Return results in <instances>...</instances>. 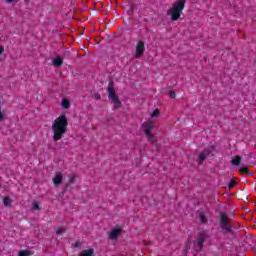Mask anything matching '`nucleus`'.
I'll list each match as a JSON object with an SVG mask.
<instances>
[{
	"instance_id": "f257e3e1",
	"label": "nucleus",
	"mask_w": 256,
	"mask_h": 256,
	"mask_svg": "<svg viewBox=\"0 0 256 256\" xmlns=\"http://www.w3.org/2000/svg\"><path fill=\"white\" fill-rule=\"evenodd\" d=\"M187 0H178L172 4V7L168 10V15L171 16L172 21H177L185 9V3Z\"/></svg>"
},
{
	"instance_id": "f03ea898",
	"label": "nucleus",
	"mask_w": 256,
	"mask_h": 256,
	"mask_svg": "<svg viewBox=\"0 0 256 256\" xmlns=\"http://www.w3.org/2000/svg\"><path fill=\"white\" fill-rule=\"evenodd\" d=\"M107 91L109 99H111L112 103H114V109H119V107H121V102L119 101L117 94H115L113 83H109Z\"/></svg>"
},
{
	"instance_id": "7ed1b4c3",
	"label": "nucleus",
	"mask_w": 256,
	"mask_h": 256,
	"mask_svg": "<svg viewBox=\"0 0 256 256\" xmlns=\"http://www.w3.org/2000/svg\"><path fill=\"white\" fill-rule=\"evenodd\" d=\"M209 235H207L205 232H201L198 236V239L195 242V251H202L203 249V243L207 241Z\"/></svg>"
},
{
	"instance_id": "20e7f679",
	"label": "nucleus",
	"mask_w": 256,
	"mask_h": 256,
	"mask_svg": "<svg viewBox=\"0 0 256 256\" xmlns=\"http://www.w3.org/2000/svg\"><path fill=\"white\" fill-rule=\"evenodd\" d=\"M67 127V117L61 115L53 123V129H65Z\"/></svg>"
},
{
	"instance_id": "39448f33",
	"label": "nucleus",
	"mask_w": 256,
	"mask_h": 256,
	"mask_svg": "<svg viewBox=\"0 0 256 256\" xmlns=\"http://www.w3.org/2000/svg\"><path fill=\"white\" fill-rule=\"evenodd\" d=\"M143 53H145V43L140 41L136 45V53L134 55L135 59H141V57H143Z\"/></svg>"
},
{
	"instance_id": "423d86ee",
	"label": "nucleus",
	"mask_w": 256,
	"mask_h": 256,
	"mask_svg": "<svg viewBox=\"0 0 256 256\" xmlns=\"http://www.w3.org/2000/svg\"><path fill=\"white\" fill-rule=\"evenodd\" d=\"M144 133H145L146 137L148 138V141H150V143L152 145H155V143H157V136H155L153 133H151V130L145 129Z\"/></svg>"
},
{
	"instance_id": "0eeeda50",
	"label": "nucleus",
	"mask_w": 256,
	"mask_h": 256,
	"mask_svg": "<svg viewBox=\"0 0 256 256\" xmlns=\"http://www.w3.org/2000/svg\"><path fill=\"white\" fill-rule=\"evenodd\" d=\"M54 185L57 187L63 183V173L62 172H57L52 179Z\"/></svg>"
},
{
	"instance_id": "6e6552de",
	"label": "nucleus",
	"mask_w": 256,
	"mask_h": 256,
	"mask_svg": "<svg viewBox=\"0 0 256 256\" xmlns=\"http://www.w3.org/2000/svg\"><path fill=\"white\" fill-rule=\"evenodd\" d=\"M63 135H65V129H54V135H53L54 141H59V139H61Z\"/></svg>"
},
{
	"instance_id": "1a4fd4ad",
	"label": "nucleus",
	"mask_w": 256,
	"mask_h": 256,
	"mask_svg": "<svg viewBox=\"0 0 256 256\" xmlns=\"http://www.w3.org/2000/svg\"><path fill=\"white\" fill-rule=\"evenodd\" d=\"M119 235H121V229L120 228H114L109 233V239L114 241L115 239H117V237H119Z\"/></svg>"
},
{
	"instance_id": "9d476101",
	"label": "nucleus",
	"mask_w": 256,
	"mask_h": 256,
	"mask_svg": "<svg viewBox=\"0 0 256 256\" xmlns=\"http://www.w3.org/2000/svg\"><path fill=\"white\" fill-rule=\"evenodd\" d=\"M211 152L209 151V150H205V151H203L202 153H200V155H199V159H198V165H202L203 164V161L205 160V159H207V157H209V154H210Z\"/></svg>"
},
{
	"instance_id": "9b49d317",
	"label": "nucleus",
	"mask_w": 256,
	"mask_h": 256,
	"mask_svg": "<svg viewBox=\"0 0 256 256\" xmlns=\"http://www.w3.org/2000/svg\"><path fill=\"white\" fill-rule=\"evenodd\" d=\"M53 65L54 67H61L63 65V59L61 57L57 56L53 59Z\"/></svg>"
},
{
	"instance_id": "f8f14e48",
	"label": "nucleus",
	"mask_w": 256,
	"mask_h": 256,
	"mask_svg": "<svg viewBox=\"0 0 256 256\" xmlns=\"http://www.w3.org/2000/svg\"><path fill=\"white\" fill-rule=\"evenodd\" d=\"M62 107L63 109H69L71 107V101L67 98L62 99Z\"/></svg>"
},
{
	"instance_id": "ddd939ff",
	"label": "nucleus",
	"mask_w": 256,
	"mask_h": 256,
	"mask_svg": "<svg viewBox=\"0 0 256 256\" xmlns=\"http://www.w3.org/2000/svg\"><path fill=\"white\" fill-rule=\"evenodd\" d=\"M232 165L234 166H239L241 165V156H235L232 161H231Z\"/></svg>"
},
{
	"instance_id": "4468645a",
	"label": "nucleus",
	"mask_w": 256,
	"mask_h": 256,
	"mask_svg": "<svg viewBox=\"0 0 256 256\" xmlns=\"http://www.w3.org/2000/svg\"><path fill=\"white\" fill-rule=\"evenodd\" d=\"M219 221L222 225H227V215L221 213L219 216Z\"/></svg>"
},
{
	"instance_id": "2eb2a0df",
	"label": "nucleus",
	"mask_w": 256,
	"mask_h": 256,
	"mask_svg": "<svg viewBox=\"0 0 256 256\" xmlns=\"http://www.w3.org/2000/svg\"><path fill=\"white\" fill-rule=\"evenodd\" d=\"M93 249H89V250H84L80 256H93Z\"/></svg>"
},
{
	"instance_id": "dca6fc26",
	"label": "nucleus",
	"mask_w": 256,
	"mask_h": 256,
	"mask_svg": "<svg viewBox=\"0 0 256 256\" xmlns=\"http://www.w3.org/2000/svg\"><path fill=\"white\" fill-rule=\"evenodd\" d=\"M55 231H56V235H63V233H65V228L58 227L55 229Z\"/></svg>"
},
{
	"instance_id": "f3484780",
	"label": "nucleus",
	"mask_w": 256,
	"mask_h": 256,
	"mask_svg": "<svg viewBox=\"0 0 256 256\" xmlns=\"http://www.w3.org/2000/svg\"><path fill=\"white\" fill-rule=\"evenodd\" d=\"M150 116L152 119L159 117V109H155Z\"/></svg>"
},
{
	"instance_id": "a211bd4d",
	"label": "nucleus",
	"mask_w": 256,
	"mask_h": 256,
	"mask_svg": "<svg viewBox=\"0 0 256 256\" xmlns=\"http://www.w3.org/2000/svg\"><path fill=\"white\" fill-rule=\"evenodd\" d=\"M3 204L5 205V207H9V205H11V199H9L7 197L4 198Z\"/></svg>"
},
{
	"instance_id": "6ab92c4d",
	"label": "nucleus",
	"mask_w": 256,
	"mask_h": 256,
	"mask_svg": "<svg viewBox=\"0 0 256 256\" xmlns=\"http://www.w3.org/2000/svg\"><path fill=\"white\" fill-rule=\"evenodd\" d=\"M31 253L27 250H23L19 252V256H30Z\"/></svg>"
},
{
	"instance_id": "aec40b11",
	"label": "nucleus",
	"mask_w": 256,
	"mask_h": 256,
	"mask_svg": "<svg viewBox=\"0 0 256 256\" xmlns=\"http://www.w3.org/2000/svg\"><path fill=\"white\" fill-rule=\"evenodd\" d=\"M199 218H200L201 223H205V221H207V218H205V214H203V213H200Z\"/></svg>"
},
{
	"instance_id": "412c9836",
	"label": "nucleus",
	"mask_w": 256,
	"mask_h": 256,
	"mask_svg": "<svg viewBox=\"0 0 256 256\" xmlns=\"http://www.w3.org/2000/svg\"><path fill=\"white\" fill-rule=\"evenodd\" d=\"M32 208L34 209V211H39V203H37V202H34L33 204H32Z\"/></svg>"
},
{
	"instance_id": "4be33fe9",
	"label": "nucleus",
	"mask_w": 256,
	"mask_h": 256,
	"mask_svg": "<svg viewBox=\"0 0 256 256\" xmlns=\"http://www.w3.org/2000/svg\"><path fill=\"white\" fill-rule=\"evenodd\" d=\"M235 185H237V182L231 180L228 187H229V189H233V187H235Z\"/></svg>"
},
{
	"instance_id": "5701e85b",
	"label": "nucleus",
	"mask_w": 256,
	"mask_h": 256,
	"mask_svg": "<svg viewBox=\"0 0 256 256\" xmlns=\"http://www.w3.org/2000/svg\"><path fill=\"white\" fill-rule=\"evenodd\" d=\"M169 97H170V99H175V97H176L175 92L171 91V92L169 93Z\"/></svg>"
},
{
	"instance_id": "b1692460",
	"label": "nucleus",
	"mask_w": 256,
	"mask_h": 256,
	"mask_svg": "<svg viewBox=\"0 0 256 256\" xmlns=\"http://www.w3.org/2000/svg\"><path fill=\"white\" fill-rule=\"evenodd\" d=\"M5 119V113H3L1 110H0V121H3Z\"/></svg>"
},
{
	"instance_id": "393cba45",
	"label": "nucleus",
	"mask_w": 256,
	"mask_h": 256,
	"mask_svg": "<svg viewBox=\"0 0 256 256\" xmlns=\"http://www.w3.org/2000/svg\"><path fill=\"white\" fill-rule=\"evenodd\" d=\"M75 179H76L75 175L70 176L69 183H75Z\"/></svg>"
},
{
	"instance_id": "a878e982",
	"label": "nucleus",
	"mask_w": 256,
	"mask_h": 256,
	"mask_svg": "<svg viewBox=\"0 0 256 256\" xmlns=\"http://www.w3.org/2000/svg\"><path fill=\"white\" fill-rule=\"evenodd\" d=\"M223 229H226V231H231V226L229 225H223Z\"/></svg>"
},
{
	"instance_id": "bb28decb",
	"label": "nucleus",
	"mask_w": 256,
	"mask_h": 256,
	"mask_svg": "<svg viewBox=\"0 0 256 256\" xmlns=\"http://www.w3.org/2000/svg\"><path fill=\"white\" fill-rule=\"evenodd\" d=\"M240 171L242 173H247L248 169H247V167H242V168H240Z\"/></svg>"
},
{
	"instance_id": "cd10ccee",
	"label": "nucleus",
	"mask_w": 256,
	"mask_h": 256,
	"mask_svg": "<svg viewBox=\"0 0 256 256\" xmlns=\"http://www.w3.org/2000/svg\"><path fill=\"white\" fill-rule=\"evenodd\" d=\"M19 0H6V3H18Z\"/></svg>"
},
{
	"instance_id": "c85d7f7f",
	"label": "nucleus",
	"mask_w": 256,
	"mask_h": 256,
	"mask_svg": "<svg viewBox=\"0 0 256 256\" xmlns=\"http://www.w3.org/2000/svg\"><path fill=\"white\" fill-rule=\"evenodd\" d=\"M3 51H4V48L0 46V55L1 53H3Z\"/></svg>"
}]
</instances>
